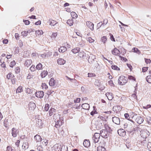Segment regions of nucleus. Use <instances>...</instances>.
Instances as JSON below:
<instances>
[{"instance_id":"nucleus-1","label":"nucleus","mask_w":151,"mask_h":151,"mask_svg":"<svg viewBox=\"0 0 151 151\" xmlns=\"http://www.w3.org/2000/svg\"><path fill=\"white\" fill-rule=\"evenodd\" d=\"M118 83L121 85H123L125 84L127 82V78L124 76H122L119 78Z\"/></svg>"},{"instance_id":"nucleus-2","label":"nucleus","mask_w":151,"mask_h":151,"mask_svg":"<svg viewBox=\"0 0 151 151\" xmlns=\"http://www.w3.org/2000/svg\"><path fill=\"white\" fill-rule=\"evenodd\" d=\"M140 135L143 138H146L149 135V132L147 130H142L140 132Z\"/></svg>"},{"instance_id":"nucleus-3","label":"nucleus","mask_w":151,"mask_h":151,"mask_svg":"<svg viewBox=\"0 0 151 151\" xmlns=\"http://www.w3.org/2000/svg\"><path fill=\"white\" fill-rule=\"evenodd\" d=\"M100 135L104 138H107L109 136V133L106 130L102 129L100 131Z\"/></svg>"},{"instance_id":"nucleus-4","label":"nucleus","mask_w":151,"mask_h":151,"mask_svg":"<svg viewBox=\"0 0 151 151\" xmlns=\"http://www.w3.org/2000/svg\"><path fill=\"white\" fill-rule=\"evenodd\" d=\"M100 136V133H95L93 137V140L95 143H97L99 142Z\"/></svg>"},{"instance_id":"nucleus-5","label":"nucleus","mask_w":151,"mask_h":151,"mask_svg":"<svg viewBox=\"0 0 151 151\" xmlns=\"http://www.w3.org/2000/svg\"><path fill=\"white\" fill-rule=\"evenodd\" d=\"M104 122L103 121H99L96 123V128L97 129L102 128L103 127Z\"/></svg>"},{"instance_id":"nucleus-6","label":"nucleus","mask_w":151,"mask_h":151,"mask_svg":"<svg viewBox=\"0 0 151 151\" xmlns=\"http://www.w3.org/2000/svg\"><path fill=\"white\" fill-rule=\"evenodd\" d=\"M111 53L113 55H114L117 56L119 57L120 56V52L118 49L115 47L111 50Z\"/></svg>"},{"instance_id":"nucleus-7","label":"nucleus","mask_w":151,"mask_h":151,"mask_svg":"<svg viewBox=\"0 0 151 151\" xmlns=\"http://www.w3.org/2000/svg\"><path fill=\"white\" fill-rule=\"evenodd\" d=\"M36 125L37 127L40 128H42L43 126L42 120L41 119H38L36 121Z\"/></svg>"},{"instance_id":"nucleus-8","label":"nucleus","mask_w":151,"mask_h":151,"mask_svg":"<svg viewBox=\"0 0 151 151\" xmlns=\"http://www.w3.org/2000/svg\"><path fill=\"white\" fill-rule=\"evenodd\" d=\"M12 136L14 137H16L19 133V131L18 129H16V128H13L12 129Z\"/></svg>"},{"instance_id":"nucleus-9","label":"nucleus","mask_w":151,"mask_h":151,"mask_svg":"<svg viewBox=\"0 0 151 151\" xmlns=\"http://www.w3.org/2000/svg\"><path fill=\"white\" fill-rule=\"evenodd\" d=\"M118 134L121 136L124 137L126 134V132L123 129H120L118 130Z\"/></svg>"},{"instance_id":"nucleus-10","label":"nucleus","mask_w":151,"mask_h":151,"mask_svg":"<svg viewBox=\"0 0 151 151\" xmlns=\"http://www.w3.org/2000/svg\"><path fill=\"white\" fill-rule=\"evenodd\" d=\"M87 26L91 30L93 31L94 29L93 24L90 21H87L86 23Z\"/></svg>"},{"instance_id":"nucleus-11","label":"nucleus","mask_w":151,"mask_h":151,"mask_svg":"<svg viewBox=\"0 0 151 151\" xmlns=\"http://www.w3.org/2000/svg\"><path fill=\"white\" fill-rule=\"evenodd\" d=\"M135 121L138 124H141L143 121L142 118L140 116H137L136 117Z\"/></svg>"},{"instance_id":"nucleus-12","label":"nucleus","mask_w":151,"mask_h":151,"mask_svg":"<svg viewBox=\"0 0 151 151\" xmlns=\"http://www.w3.org/2000/svg\"><path fill=\"white\" fill-rule=\"evenodd\" d=\"M56 110L53 108H51L48 111L49 116H51L55 114Z\"/></svg>"},{"instance_id":"nucleus-13","label":"nucleus","mask_w":151,"mask_h":151,"mask_svg":"<svg viewBox=\"0 0 151 151\" xmlns=\"http://www.w3.org/2000/svg\"><path fill=\"white\" fill-rule=\"evenodd\" d=\"M106 96L108 99L109 100H111L114 98V96L113 94L110 92H108L106 94Z\"/></svg>"},{"instance_id":"nucleus-14","label":"nucleus","mask_w":151,"mask_h":151,"mask_svg":"<svg viewBox=\"0 0 151 151\" xmlns=\"http://www.w3.org/2000/svg\"><path fill=\"white\" fill-rule=\"evenodd\" d=\"M40 142V144L43 146H46L48 144V140L46 139H42Z\"/></svg>"},{"instance_id":"nucleus-15","label":"nucleus","mask_w":151,"mask_h":151,"mask_svg":"<svg viewBox=\"0 0 151 151\" xmlns=\"http://www.w3.org/2000/svg\"><path fill=\"white\" fill-rule=\"evenodd\" d=\"M44 95V92L42 91L36 92V96L40 98H42L43 97Z\"/></svg>"},{"instance_id":"nucleus-16","label":"nucleus","mask_w":151,"mask_h":151,"mask_svg":"<svg viewBox=\"0 0 151 151\" xmlns=\"http://www.w3.org/2000/svg\"><path fill=\"white\" fill-rule=\"evenodd\" d=\"M57 63L60 65H63L66 63V61L62 58H59L57 61Z\"/></svg>"},{"instance_id":"nucleus-17","label":"nucleus","mask_w":151,"mask_h":151,"mask_svg":"<svg viewBox=\"0 0 151 151\" xmlns=\"http://www.w3.org/2000/svg\"><path fill=\"white\" fill-rule=\"evenodd\" d=\"M29 109L30 110H33L36 107L35 103L33 102H30L29 104Z\"/></svg>"},{"instance_id":"nucleus-18","label":"nucleus","mask_w":151,"mask_h":151,"mask_svg":"<svg viewBox=\"0 0 151 151\" xmlns=\"http://www.w3.org/2000/svg\"><path fill=\"white\" fill-rule=\"evenodd\" d=\"M55 151H59L61 148V145L60 144H56L53 147Z\"/></svg>"},{"instance_id":"nucleus-19","label":"nucleus","mask_w":151,"mask_h":151,"mask_svg":"<svg viewBox=\"0 0 151 151\" xmlns=\"http://www.w3.org/2000/svg\"><path fill=\"white\" fill-rule=\"evenodd\" d=\"M62 125V122L60 120L58 121L57 122L55 123V127H56V128L58 129L59 128L60 126H61Z\"/></svg>"},{"instance_id":"nucleus-20","label":"nucleus","mask_w":151,"mask_h":151,"mask_svg":"<svg viewBox=\"0 0 151 151\" xmlns=\"http://www.w3.org/2000/svg\"><path fill=\"white\" fill-rule=\"evenodd\" d=\"M113 122L116 124H119L120 122V120L119 118L114 117L112 118Z\"/></svg>"},{"instance_id":"nucleus-21","label":"nucleus","mask_w":151,"mask_h":151,"mask_svg":"<svg viewBox=\"0 0 151 151\" xmlns=\"http://www.w3.org/2000/svg\"><path fill=\"white\" fill-rule=\"evenodd\" d=\"M48 22L49 24L52 26L55 25L58 23V22L56 21L53 20L52 19H49Z\"/></svg>"},{"instance_id":"nucleus-22","label":"nucleus","mask_w":151,"mask_h":151,"mask_svg":"<svg viewBox=\"0 0 151 151\" xmlns=\"http://www.w3.org/2000/svg\"><path fill=\"white\" fill-rule=\"evenodd\" d=\"M32 61L31 60L28 59L25 61L24 65L25 66L28 67L32 64Z\"/></svg>"},{"instance_id":"nucleus-23","label":"nucleus","mask_w":151,"mask_h":151,"mask_svg":"<svg viewBox=\"0 0 151 151\" xmlns=\"http://www.w3.org/2000/svg\"><path fill=\"white\" fill-rule=\"evenodd\" d=\"M83 145L85 147H88L90 145V141L88 140H85L83 142Z\"/></svg>"},{"instance_id":"nucleus-24","label":"nucleus","mask_w":151,"mask_h":151,"mask_svg":"<svg viewBox=\"0 0 151 151\" xmlns=\"http://www.w3.org/2000/svg\"><path fill=\"white\" fill-rule=\"evenodd\" d=\"M81 106L83 108L85 109H88L90 108V106L89 104L87 103L83 104Z\"/></svg>"},{"instance_id":"nucleus-25","label":"nucleus","mask_w":151,"mask_h":151,"mask_svg":"<svg viewBox=\"0 0 151 151\" xmlns=\"http://www.w3.org/2000/svg\"><path fill=\"white\" fill-rule=\"evenodd\" d=\"M80 50V48L79 47H75L72 50V52L74 54H76L79 52Z\"/></svg>"},{"instance_id":"nucleus-26","label":"nucleus","mask_w":151,"mask_h":151,"mask_svg":"<svg viewBox=\"0 0 151 151\" xmlns=\"http://www.w3.org/2000/svg\"><path fill=\"white\" fill-rule=\"evenodd\" d=\"M23 91V87L21 86H19L16 90V93H17L22 92Z\"/></svg>"},{"instance_id":"nucleus-27","label":"nucleus","mask_w":151,"mask_h":151,"mask_svg":"<svg viewBox=\"0 0 151 151\" xmlns=\"http://www.w3.org/2000/svg\"><path fill=\"white\" fill-rule=\"evenodd\" d=\"M34 139H35L37 142L41 141L42 139L41 137L39 135H36L35 136Z\"/></svg>"},{"instance_id":"nucleus-28","label":"nucleus","mask_w":151,"mask_h":151,"mask_svg":"<svg viewBox=\"0 0 151 151\" xmlns=\"http://www.w3.org/2000/svg\"><path fill=\"white\" fill-rule=\"evenodd\" d=\"M60 52H64L67 50V48L64 46H61L58 49Z\"/></svg>"},{"instance_id":"nucleus-29","label":"nucleus","mask_w":151,"mask_h":151,"mask_svg":"<svg viewBox=\"0 0 151 151\" xmlns=\"http://www.w3.org/2000/svg\"><path fill=\"white\" fill-rule=\"evenodd\" d=\"M49 84L50 86H53L55 84V81L53 78L50 79L49 82Z\"/></svg>"},{"instance_id":"nucleus-30","label":"nucleus","mask_w":151,"mask_h":151,"mask_svg":"<svg viewBox=\"0 0 151 151\" xmlns=\"http://www.w3.org/2000/svg\"><path fill=\"white\" fill-rule=\"evenodd\" d=\"M48 72L47 71L43 70L41 73V77L42 78L45 77L47 74Z\"/></svg>"},{"instance_id":"nucleus-31","label":"nucleus","mask_w":151,"mask_h":151,"mask_svg":"<svg viewBox=\"0 0 151 151\" xmlns=\"http://www.w3.org/2000/svg\"><path fill=\"white\" fill-rule=\"evenodd\" d=\"M43 32L42 30H38L35 32L36 35V36H39L42 35Z\"/></svg>"},{"instance_id":"nucleus-32","label":"nucleus","mask_w":151,"mask_h":151,"mask_svg":"<svg viewBox=\"0 0 151 151\" xmlns=\"http://www.w3.org/2000/svg\"><path fill=\"white\" fill-rule=\"evenodd\" d=\"M36 68L38 70L42 69V65L40 63H39L36 66Z\"/></svg>"},{"instance_id":"nucleus-33","label":"nucleus","mask_w":151,"mask_h":151,"mask_svg":"<svg viewBox=\"0 0 151 151\" xmlns=\"http://www.w3.org/2000/svg\"><path fill=\"white\" fill-rule=\"evenodd\" d=\"M67 23L70 26L72 25L73 23V19H71L68 20L67 21Z\"/></svg>"},{"instance_id":"nucleus-34","label":"nucleus","mask_w":151,"mask_h":151,"mask_svg":"<svg viewBox=\"0 0 151 151\" xmlns=\"http://www.w3.org/2000/svg\"><path fill=\"white\" fill-rule=\"evenodd\" d=\"M70 14L73 18L76 19L77 17V15L75 12H71Z\"/></svg>"},{"instance_id":"nucleus-35","label":"nucleus","mask_w":151,"mask_h":151,"mask_svg":"<svg viewBox=\"0 0 151 151\" xmlns=\"http://www.w3.org/2000/svg\"><path fill=\"white\" fill-rule=\"evenodd\" d=\"M29 147L28 144L27 142L24 143L22 146V148L23 149L26 150Z\"/></svg>"},{"instance_id":"nucleus-36","label":"nucleus","mask_w":151,"mask_h":151,"mask_svg":"<svg viewBox=\"0 0 151 151\" xmlns=\"http://www.w3.org/2000/svg\"><path fill=\"white\" fill-rule=\"evenodd\" d=\"M97 151H106V150L104 147L99 146L97 148Z\"/></svg>"},{"instance_id":"nucleus-37","label":"nucleus","mask_w":151,"mask_h":151,"mask_svg":"<svg viewBox=\"0 0 151 151\" xmlns=\"http://www.w3.org/2000/svg\"><path fill=\"white\" fill-rule=\"evenodd\" d=\"M41 86L42 89L44 90H46L48 88V86L45 83H42Z\"/></svg>"},{"instance_id":"nucleus-38","label":"nucleus","mask_w":151,"mask_h":151,"mask_svg":"<svg viewBox=\"0 0 151 151\" xmlns=\"http://www.w3.org/2000/svg\"><path fill=\"white\" fill-rule=\"evenodd\" d=\"M132 50L134 52H136L137 54H140V50L137 48L134 47L132 49Z\"/></svg>"},{"instance_id":"nucleus-39","label":"nucleus","mask_w":151,"mask_h":151,"mask_svg":"<svg viewBox=\"0 0 151 151\" xmlns=\"http://www.w3.org/2000/svg\"><path fill=\"white\" fill-rule=\"evenodd\" d=\"M4 126L6 127H8L9 126V123L8 119H5L4 122Z\"/></svg>"},{"instance_id":"nucleus-40","label":"nucleus","mask_w":151,"mask_h":151,"mask_svg":"<svg viewBox=\"0 0 151 151\" xmlns=\"http://www.w3.org/2000/svg\"><path fill=\"white\" fill-rule=\"evenodd\" d=\"M13 77H14V75L12 73H9L6 76V78L8 79H11L12 78H13Z\"/></svg>"},{"instance_id":"nucleus-41","label":"nucleus","mask_w":151,"mask_h":151,"mask_svg":"<svg viewBox=\"0 0 151 151\" xmlns=\"http://www.w3.org/2000/svg\"><path fill=\"white\" fill-rule=\"evenodd\" d=\"M146 79L147 82L151 83V76H147L146 78Z\"/></svg>"},{"instance_id":"nucleus-42","label":"nucleus","mask_w":151,"mask_h":151,"mask_svg":"<svg viewBox=\"0 0 151 151\" xmlns=\"http://www.w3.org/2000/svg\"><path fill=\"white\" fill-rule=\"evenodd\" d=\"M28 32L27 31H24L21 32V34L22 35L23 37L26 36L28 34Z\"/></svg>"},{"instance_id":"nucleus-43","label":"nucleus","mask_w":151,"mask_h":151,"mask_svg":"<svg viewBox=\"0 0 151 151\" xmlns=\"http://www.w3.org/2000/svg\"><path fill=\"white\" fill-rule=\"evenodd\" d=\"M111 68L112 69L116 70H120V69L116 65H112L111 66Z\"/></svg>"},{"instance_id":"nucleus-44","label":"nucleus","mask_w":151,"mask_h":151,"mask_svg":"<svg viewBox=\"0 0 151 151\" xmlns=\"http://www.w3.org/2000/svg\"><path fill=\"white\" fill-rule=\"evenodd\" d=\"M88 77H95L96 74L94 73H89L88 74Z\"/></svg>"},{"instance_id":"nucleus-45","label":"nucleus","mask_w":151,"mask_h":151,"mask_svg":"<svg viewBox=\"0 0 151 151\" xmlns=\"http://www.w3.org/2000/svg\"><path fill=\"white\" fill-rule=\"evenodd\" d=\"M26 92L28 94H31L32 93V91L30 88H26Z\"/></svg>"},{"instance_id":"nucleus-46","label":"nucleus","mask_w":151,"mask_h":151,"mask_svg":"<svg viewBox=\"0 0 151 151\" xmlns=\"http://www.w3.org/2000/svg\"><path fill=\"white\" fill-rule=\"evenodd\" d=\"M101 41L104 43H105L107 40V38L106 37L104 36L101 37Z\"/></svg>"},{"instance_id":"nucleus-47","label":"nucleus","mask_w":151,"mask_h":151,"mask_svg":"<svg viewBox=\"0 0 151 151\" xmlns=\"http://www.w3.org/2000/svg\"><path fill=\"white\" fill-rule=\"evenodd\" d=\"M86 40L88 41L89 43H92L93 42H94V40L93 39H92L91 37H88L87 38Z\"/></svg>"},{"instance_id":"nucleus-48","label":"nucleus","mask_w":151,"mask_h":151,"mask_svg":"<svg viewBox=\"0 0 151 151\" xmlns=\"http://www.w3.org/2000/svg\"><path fill=\"white\" fill-rule=\"evenodd\" d=\"M49 108V105L48 104H47L45 105L44 108V111H47Z\"/></svg>"},{"instance_id":"nucleus-49","label":"nucleus","mask_w":151,"mask_h":151,"mask_svg":"<svg viewBox=\"0 0 151 151\" xmlns=\"http://www.w3.org/2000/svg\"><path fill=\"white\" fill-rule=\"evenodd\" d=\"M15 72L16 73H19L20 72V69L19 67H16L15 69Z\"/></svg>"},{"instance_id":"nucleus-50","label":"nucleus","mask_w":151,"mask_h":151,"mask_svg":"<svg viewBox=\"0 0 151 151\" xmlns=\"http://www.w3.org/2000/svg\"><path fill=\"white\" fill-rule=\"evenodd\" d=\"M36 68H35V65H32L30 68V70L31 71L33 72L36 69Z\"/></svg>"},{"instance_id":"nucleus-51","label":"nucleus","mask_w":151,"mask_h":151,"mask_svg":"<svg viewBox=\"0 0 151 151\" xmlns=\"http://www.w3.org/2000/svg\"><path fill=\"white\" fill-rule=\"evenodd\" d=\"M128 79L130 80H132L133 81H135L136 78H135L131 75L129 76L128 77Z\"/></svg>"},{"instance_id":"nucleus-52","label":"nucleus","mask_w":151,"mask_h":151,"mask_svg":"<svg viewBox=\"0 0 151 151\" xmlns=\"http://www.w3.org/2000/svg\"><path fill=\"white\" fill-rule=\"evenodd\" d=\"M42 145L40 144L37 147V149L39 151H42L43 150V147L42 146Z\"/></svg>"},{"instance_id":"nucleus-53","label":"nucleus","mask_w":151,"mask_h":151,"mask_svg":"<svg viewBox=\"0 0 151 151\" xmlns=\"http://www.w3.org/2000/svg\"><path fill=\"white\" fill-rule=\"evenodd\" d=\"M15 62L14 60L11 62L10 66L11 67L13 68L15 65Z\"/></svg>"},{"instance_id":"nucleus-54","label":"nucleus","mask_w":151,"mask_h":151,"mask_svg":"<svg viewBox=\"0 0 151 151\" xmlns=\"http://www.w3.org/2000/svg\"><path fill=\"white\" fill-rule=\"evenodd\" d=\"M33 76L32 75L31 73H29L28 74V75L27 77V79H29L32 78Z\"/></svg>"},{"instance_id":"nucleus-55","label":"nucleus","mask_w":151,"mask_h":151,"mask_svg":"<svg viewBox=\"0 0 151 151\" xmlns=\"http://www.w3.org/2000/svg\"><path fill=\"white\" fill-rule=\"evenodd\" d=\"M119 57L120 58L121 60L124 62H126L127 60V59L126 58L122 57L120 55L119 56Z\"/></svg>"},{"instance_id":"nucleus-56","label":"nucleus","mask_w":151,"mask_h":151,"mask_svg":"<svg viewBox=\"0 0 151 151\" xmlns=\"http://www.w3.org/2000/svg\"><path fill=\"white\" fill-rule=\"evenodd\" d=\"M57 36V32H54V33H52V34L51 36V37L52 38H55Z\"/></svg>"},{"instance_id":"nucleus-57","label":"nucleus","mask_w":151,"mask_h":151,"mask_svg":"<svg viewBox=\"0 0 151 151\" xmlns=\"http://www.w3.org/2000/svg\"><path fill=\"white\" fill-rule=\"evenodd\" d=\"M124 116L126 119H127L128 120H130V117L129 116V114L128 113H125L124 114Z\"/></svg>"},{"instance_id":"nucleus-58","label":"nucleus","mask_w":151,"mask_h":151,"mask_svg":"<svg viewBox=\"0 0 151 151\" xmlns=\"http://www.w3.org/2000/svg\"><path fill=\"white\" fill-rule=\"evenodd\" d=\"M148 67H143L142 69V71L143 72H145L148 70Z\"/></svg>"},{"instance_id":"nucleus-59","label":"nucleus","mask_w":151,"mask_h":151,"mask_svg":"<svg viewBox=\"0 0 151 151\" xmlns=\"http://www.w3.org/2000/svg\"><path fill=\"white\" fill-rule=\"evenodd\" d=\"M109 35L110 37V39H111V40L115 42V40L114 38V36H113V35H112L111 33H110Z\"/></svg>"},{"instance_id":"nucleus-60","label":"nucleus","mask_w":151,"mask_h":151,"mask_svg":"<svg viewBox=\"0 0 151 151\" xmlns=\"http://www.w3.org/2000/svg\"><path fill=\"white\" fill-rule=\"evenodd\" d=\"M108 22V20L107 19H105L104 20L102 24L103 25H106Z\"/></svg>"},{"instance_id":"nucleus-61","label":"nucleus","mask_w":151,"mask_h":151,"mask_svg":"<svg viewBox=\"0 0 151 151\" xmlns=\"http://www.w3.org/2000/svg\"><path fill=\"white\" fill-rule=\"evenodd\" d=\"M81 99L80 98H77L74 101V102L75 103H78L80 102Z\"/></svg>"},{"instance_id":"nucleus-62","label":"nucleus","mask_w":151,"mask_h":151,"mask_svg":"<svg viewBox=\"0 0 151 151\" xmlns=\"http://www.w3.org/2000/svg\"><path fill=\"white\" fill-rule=\"evenodd\" d=\"M151 107V105L150 104H148L146 106H143V108L144 109H147L148 108H150Z\"/></svg>"},{"instance_id":"nucleus-63","label":"nucleus","mask_w":151,"mask_h":151,"mask_svg":"<svg viewBox=\"0 0 151 151\" xmlns=\"http://www.w3.org/2000/svg\"><path fill=\"white\" fill-rule=\"evenodd\" d=\"M147 147L149 150L151 151V142H149L147 145Z\"/></svg>"},{"instance_id":"nucleus-64","label":"nucleus","mask_w":151,"mask_h":151,"mask_svg":"<svg viewBox=\"0 0 151 151\" xmlns=\"http://www.w3.org/2000/svg\"><path fill=\"white\" fill-rule=\"evenodd\" d=\"M97 112L96 110H94L91 112V115L93 116L95 114H97Z\"/></svg>"}]
</instances>
